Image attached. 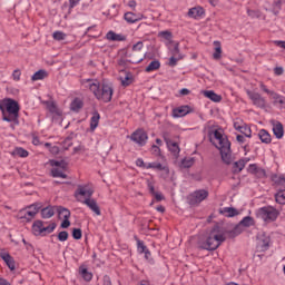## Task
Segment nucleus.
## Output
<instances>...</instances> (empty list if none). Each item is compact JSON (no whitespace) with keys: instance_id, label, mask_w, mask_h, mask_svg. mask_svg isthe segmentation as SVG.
Instances as JSON below:
<instances>
[{"instance_id":"nucleus-1","label":"nucleus","mask_w":285,"mask_h":285,"mask_svg":"<svg viewBox=\"0 0 285 285\" xmlns=\"http://www.w3.org/2000/svg\"><path fill=\"white\" fill-rule=\"evenodd\" d=\"M80 83L82 88L92 92L98 101H102L104 104H110L112 101V95L115 92L112 83L106 81L101 83L97 79H82Z\"/></svg>"},{"instance_id":"nucleus-2","label":"nucleus","mask_w":285,"mask_h":285,"mask_svg":"<svg viewBox=\"0 0 285 285\" xmlns=\"http://www.w3.org/2000/svg\"><path fill=\"white\" fill-rule=\"evenodd\" d=\"M209 140L214 146H216L220 153L224 164H230L232 154H230V141L228 138L220 134L219 129L209 128Z\"/></svg>"},{"instance_id":"nucleus-3","label":"nucleus","mask_w":285,"mask_h":285,"mask_svg":"<svg viewBox=\"0 0 285 285\" xmlns=\"http://www.w3.org/2000/svg\"><path fill=\"white\" fill-rule=\"evenodd\" d=\"M0 110L2 112V120L10 124L19 119V110H21V107L17 100L4 98L0 100Z\"/></svg>"},{"instance_id":"nucleus-4","label":"nucleus","mask_w":285,"mask_h":285,"mask_svg":"<svg viewBox=\"0 0 285 285\" xmlns=\"http://www.w3.org/2000/svg\"><path fill=\"white\" fill-rule=\"evenodd\" d=\"M226 242V236L219 234V229L214 228L209 232L205 240L199 242V248L204 250H217Z\"/></svg>"},{"instance_id":"nucleus-5","label":"nucleus","mask_w":285,"mask_h":285,"mask_svg":"<svg viewBox=\"0 0 285 285\" xmlns=\"http://www.w3.org/2000/svg\"><path fill=\"white\" fill-rule=\"evenodd\" d=\"M39 210H41V204L35 203L24 209H21L18 213V217L19 219H24V222H32V219L37 217V213H39Z\"/></svg>"},{"instance_id":"nucleus-6","label":"nucleus","mask_w":285,"mask_h":285,"mask_svg":"<svg viewBox=\"0 0 285 285\" xmlns=\"http://www.w3.org/2000/svg\"><path fill=\"white\" fill-rule=\"evenodd\" d=\"M55 228H57L56 223L46 225L41 220H36L32 225L33 235H41L42 237H45V235H50V233H55Z\"/></svg>"},{"instance_id":"nucleus-7","label":"nucleus","mask_w":285,"mask_h":285,"mask_svg":"<svg viewBox=\"0 0 285 285\" xmlns=\"http://www.w3.org/2000/svg\"><path fill=\"white\" fill-rule=\"evenodd\" d=\"M52 169L51 175L52 177H59L60 179H68V164L63 160H51L50 161Z\"/></svg>"},{"instance_id":"nucleus-8","label":"nucleus","mask_w":285,"mask_h":285,"mask_svg":"<svg viewBox=\"0 0 285 285\" xmlns=\"http://www.w3.org/2000/svg\"><path fill=\"white\" fill-rule=\"evenodd\" d=\"M257 217L263 219V222H275L279 217V212L272 206H267L257 210Z\"/></svg>"},{"instance_id":"nucleus-9","label":"nucleus","mask_w":285,"mask_h":285,"mask_svg":"<svg viewBox=\"0 0 285 285\" xmlns=\"http://www.w3.org/2000/svg\"><path fill=\"white\" fill-rule=\"evenodd\" d=\"M207 198L208 190L199 189L189 195L188 203L190 204V206H197V204H202V202Z\"/></svg>"},{"instance_id":"nucleus-10","label":"nucleus","mask_w":285,"mask_h":285,"mask_svg":"<svg viewBox=\"0 0 285 285\" xmlns=\"http://www.w3.org/2000/svg\"><path fill=\"white\" fill-rule=\"evenodd\" d=\"M246 95L249 97L253 106L256 108H266V99L259 95V92L252 91L250 89L246 90Z\"/></svg>"},{"instance_id":"nucleus-11","label":"nucleus","mask_w":285,"mask_h":285,"mask_svg":"<svg viewBox=\"0 0 285 285\" xmlns=\"http://www.w3.org/2000/svg\"><path fill=\"white\" fill-rule=\"evenodd\" d=\"M130 139L135 144H138V146H146L148 134L144 129H138L131 134Z\"/></svg>"},{"instance_id":"nucleus-12","label":"nucleus","mask_w":285,"mask_h":285,"mask_svg":"<svg viewBox=\"0 0 285 285\" xmlns=\"http://www.w3.org/2000/svg\"><path fill=\"white\" fill-rule=\"evenodd\" d=\"M94 193L95 191L88 186H79L75 193V197L82 204L83 200H81V197H87V199H90Z\"/></svg>"},{"instance_id":"nucleus-13","label":"nucleus","mask_w":285,"mask_h":285,"mask_svg":"<svg viewBox=\"0 0 285 285\" xmlns=\"http://www.w3.org/2000/svg\"><path fill=\"white\" fill-rule=\"evenodd\" d=\"M0 257L8 266V268H10L11 271H14V268H17L14 258L10 255V253L6 252V249H0Z\"/></svg>"},{"instance_id":"nucleus-14","label":"nucleus","mask_w":285,"mask_h":285,"mask_svg":"<svg viewBox=\"0 0 285 285\" xmlns=\"http://www.w3.org/2000/svg\"><path fill=\"white\" fill-rule=\"evenodd\" d=\"M165 141L169 153L173 155V157H176L177 159V157L179 156V142H177L173 138H165Z\"/></svg>"},{"instance_id":"nucleus-15","label":"nucleus","mask_w":285,"mask_h":285,"mask_svg":"<svg viewBox=\"0 0 285 285\" xmlns=\"http://www.w3.org/2000/svg\"><path fill=\"white\" fill-rule=\"evenodd\" d=\"M179 45H175L173 49L170 50V55L171 57L169 58L167 66H169V68H175V66H177V63H179V58L177 57V55H179Z\"/></svg>"},{"instance_id":"nucleus-16","label":"nucleus","mask_w":285,"mask_h":285,"mask_svg":"<svg viewBox=\"0 0 285 285\" xmlns=\"http://www.w3.org/2000/svg\"><path fill=\"white\" fill-rule=\"evenodd\" d=\"M82 204H85V206H88V208H90V210H92L95 215L97 216L101 215V209L99 208L97 200L92 198H86L85 200H82Z\"/></svg>"},{"instance_id":"nucleus-17","label":"nucleus","mask_w":285,"mask_h":285,"mask_svg":"<svg viewBox=\"0 0 285 285\" xmlns=\"http://www.w3.org/2000/svg\"><path fill=\"white\" fill-rule=\"evenodd\" d=\"M158 37L166 46H168L169 50L173 49V33L170 31H160Z\"/></svg>"},{"instance_id":"nucleus-18","label":"nucleus","mask_w":285,"mask_h":285,"mask_svg":"<svg viewBox=\"0 0 285 285\" xmlns=\"http://www.w3.org/2000/svg\"><path fill=\"white\" fill-rule=\"evenodd\" d=\"M147 186H148V190H149L150 195H153V197L156 202H164V199H165L164 194L155 190V184L153 181L148 180Z\"/></svg>"},{"instance_id":"nucleus-19","label":"nucleus","mask_w":285,"mask_h":285,"mask_svg":"<svg viewBox=\"0 0 285 285\" xmlns=\"http://www.w3.org/2000/svg\"><path fill=\"white\" fill-rule=\"evenodd\" d=\"M272 126L276 139H282L284 137V125L279 121L272 120Z\"/></svg>"},{"instance_id":"nucleus-20","label":"nucleus","mask_w":285,"mask_h":285,"mask_svg":"<svg viewBox=\"0 0 285 285\" xmlns=\"http://www.w3.org/2000/svg\"><path fill=\"white\" fill-rule=\"evenodd\" d=\"M124 19L127 21V23H137V21H141V19H144V14L126 12Z\"/></svg>"},{"instance_id":"nucleus-21","label":"nucleus","mask_w":285,"mask_h":285,"mask_svg":"<svg viewBox=\"0 0 285 285\" xmlns=\"http://www.w3.org/2000/svg\"><path fill=\"white\" fill-rule=\"evenodd\" d=\"M269 244H271V238H268V237H258L257 250H259L261 253H264V252L268 250Z\"/></svg>"},{"instance_id":"nucleus-22","label":"nucleus","mask_w":285,"mask_h":285,"mask_svg":"<svg viewBox=\"0 0 285 285\" xmlns=\"http://www.w3.org/2000/svg\"><path fill=\"white\" fill-rule=\"evenodd\" d=\"M248 161H250V158H242L238 161H235L233 164V173H242V169L246 168Z\"/></svg>"},{"instance_id":"nucleus-23","label":"nucleus","mask_w":285,"mask_h":285,"mask_svg":"<svg viewBox=\"0 0 285 285\" xmlns=\"http://www.w3.org/2000/svg\"><path fill=\"white\" fill-rule=\"evenodd\" d=\"M203 95L204 97H206L207 99H210V101H214L215 104H219V101H222V96L217 95L213 90L203 91Z\"/></svg>"},{"instance_id":"nucleus-24","label":"nucleus","mask_w":285,"mask_h":285,"mask_svg":"<svg viewBox=\"0 0 285 285\" xmlns=\"http://www.w3.org/2000/svg\"><path fill=\"white\" fill-rule=\"evenodd\" d=\"M203 14H204V8L202 7L191 8L188 11V17H190L191 19H199L202 18Z\"/></svg>"},{"instance_id":"nucleus-25","label":"nucleus","mask_w":285,"mask_h":285,"mask_svg":"<svg viewBox=\"0 0 285 285\" xmlns=\"http://www.w3.org/2000/svg\"><path fill=\"white\" fill-rule=\"evenodd\" d=\"M220 214L225 217H237L239 215V212L234 207H224L220 209Z\"/></svg>"},{"instance_id":"nucleus-26","label":"nucleus","mask_w":285,"mask_h":285,"mask_svg":"<svg viewBox=\"0 0 285 285\" xmlns=\"http://www.w3.org/2000/svg\"><path fill=\"white\" fill-rule=\"evenodd\" d=\"M121 75H124V76H120V81H121L122 86H125V87L130 86L132 83V73L122 70Z\"/></svg>"},{"instance_id":"nucleus-27","label":"nucleus","mask_w":285,"mask_h":285,"mask_svg":"<svg viewBox=\"0 0 285 285\" xmlns=\"http://www.w3.org/2000/svg\"><path fill=\"white\" fill-rule=\"evenodd\" d=\"M100 119H101V116L99 115V112H94L92 117L90 118V130L91 131L97 130Z\"/></svg>"},{"instance_id":"nucleus-28","label":"nucleus","mask_w":285,"mask_h":285,"mask_svg":"<svg viewBox=\"0 0 285 285\" xmlns=\"http://www.w3.org/2000/svg\"><path fill=\"white\" fill-rule=\"evenodd\" d=\"M55 216V207L48 206L41 209V217L43 219H50V217Z\"/></svg>"},{"instance_id":"nucleus-29","label":"nucleus","mask_w":285,"mask_h":285,"mask_svg":"<svg viewBox=\"0 0 285 285\" xmlns=\"http://www.w3.org/2000/svg\"><path fill=\"white\" fill-rule=\"evenodd\" d=\"M48 77V71L40 69L37 72H35L31 77V81H41Z\"/></svg>"},{"instance_id":"nucleus-30","label":"nucleus","mask_w":285,"mask_h":285,"mask_svg":"<svg viewBox=\"0 0 285 285\" xmlns=\"http://www.w3.org/2000/svg\"><path fill=\"white\" fill-rule=\"evenodd\" d=\"M83 108V101L79 98H75L71 101L70 109L73 110V112H79Z\"/></svg>"},{"instance_id":"nucleus-31","label":"nucleus","mask_w":285,"mask_h":285,"mask_svg":"<svg viewBox=\"0 0 285 285\" xmlns=\"http://www.w3.org/2000/svg\"><path fill=\"white\" fill-rule=\"evenodd\" d=\"M258 137L263 144H271L273 139L271 138V134L266 131V129H261L258 132Z\"/></svg>"},{"instance_id":"nucleus-32","label":"nucleus","mask_w":285,"mask_h":285,"mask_svg":"<svg viewBox=\"0 0 285 285\" xmlns=\"http://www.w3.org/2000/svg\"><path fill=\"white\" fill-rule=\"evenodd\" d=\"M159 68H161V62L154 60L146 67L145 72H155V70H159Z\"/></svg>"},{"instance_id":"nucleus-33","label":"nucleus","mask_w":285,"mask_h":285,"mask_svg":"<svg viewBox=\"0 0 285 285\" xmlns=\"http://www.w3.org/2000/svg\"><path fill=\"white\" fill-rule=\"evenodd\" d=\"M272 181H274L276 186H279L281 188H285V177L283 175L272 176Z\"/></svg>"},{"instance_id":"nucleus-34","label":"nucleus","mask_w":285,"mask_h":285,"mask_svg":"<svg viewBox=\"0 0 285 285\" xmlns=\"http://www.w3.org/2000/svg\"><path fill=\"white\" fill-rule=\"evenodd\" d=\"M269 96L274 100V104H279V106L282 108H284V106H285V98L284 97L279 96V94H276L275 91H272V94Z\"/></svg>"},{"instance_id":"nucleus-35","label":"nucleus","mask_w":285,"mask_h":285,"mask_svg":"<svg viewBox=\"0 0 285 285\" xmlns=\"http://www.w3.org/2000/svg\"><path fill=\"white\" fill-rule=\"evenodd\" d=\"M146 168H155L156 170H164V173H166V175H168L169 170L168 167L163 166L159 163H149Z\"/></svg>"},{"instance_id":"nucleus-36","label":"nucleus","mask_w":285,"mask_h":285,"mask_svg":"<svg viewBox=\"0 0 285 285\" xmlns=\"http://www.w3.org/2000/svg\"><path fill=\"white\" fill-rule=\"evenodd\" d=\"M215 52L213 53L214 59H222V42L214 41Z\"/></svg>"},{"instance_id":"nucleus-37","label":"nucleus","mask_w":285,"mask_h":285,"mask_svg":"<svg viewBox=\"0 0 285 285\" xmlns=\"http://www.w3.org/2000/svg\"><path fill=\"white\" fill-rule=\"evenodd\" d=\"M242 233H244V227L242 226V224L239 223L238 225H236L234 227L233 230L228 232L229 237H237V235H242Z\"/></svg>"},{"instance_id":"nucleus-38","label":"nucleus","mask_w":285,"mask_h":285,"mask_svg":"<svg viewBox=\"0 0 285 285\" xmlns=\"http://www.w3.org/2000/svg\"><path fill=\"white\" fill-rule=\"evenodd\" d=\"M276 204L285 205V189L279 190L275 194Z\"/></svg>"},{"instance_id":"nucleus-39","label":"nucleus","mask_w":285,"mask_h":285,"mask_svg":"<svg viewBox=\"0 0 285 285\" xmlns=\"http://www.w3.org/2000/svg\"><path fill=\"white\" fill-rule=\"evenodd\" d=\"M106 37L108 41H124L121 35H117L115 31H109Z\"/></svg>"},{"instance_id":"nucleus-40","label":"nucleus","mask_w":285,"mask_h":285,"mask_svg":"<svg viewBox=\"0 0 285 285\" xmlns=\"http://www.w3.org/2000/svg\"><path fill=\"white\" fill-rule=\"evenodd\" d=\"M80 275L85 282H91L92 281V273L88 272L87 268H80Z\"/></svg>"},{"instance_id":"nucleus-41","label":"nucleus","mask_w":285,"mask_h":285,"mask_svg":"<svg viewBox=\"0 0 285 285\" xmlns=\"http://www.w3.org/2000/svg\"><path fill=\"white\" fill-rule=\"evenodd\" d=\"M58 215L60 219H70V210L59 207Z\"/></svg>"},{"instance_id":"nucleus-42","label":"nucleus","mask_w":285,"mask_h":285,"mask_svg":"<svg viewBox=\"0 0 285 285\" xmlns=\"http://www.w3.org/2000/svg\"><path fill=\"white\" fill-rule=\"evenodd\" d=\"M190 112H193L190 106L185 105L179 107V117H186V115H190Z\"/></svg>"},{"instance_id":"nucleus-43","label":"nucleus","mask_w":285,"mask_h":285,"mask_svg":"<svg viewBox=\"0 0 285 285\" xmlns=\"http://www.w3.org/2000/svg\"><path fill=\"white\" fill-rule=\"evenodd\" d=\"M195 165V158H184L180 168H191Z\"/></svg>"},{"instance_id":"nucleus-44","label":"nucleus","mask_w":285,"mask_h":285,"mask_svg":"<svg viewBox=\"0 0 285 285\" xmlns=\"http://www.w3.org/2000/svg\"><path fill=\"white\" fill-rule=\"evenodd\" d=\"M240 226L243 228H248L249 226H253V224H255V220H253L252 217H245L243 220H240Z\"/></svg>"},{"instance_id":"nucleus-45","label":"nucleus","mask_w":285,"mask_h":285,"mask_svg":"<svg viewBox=\"0 0 285 285\" xmlns=\"http://www.w3.org/2000/svg\"><path fill=\"white\" fill-rule=\"evenodd\" d=\"M52 37H53L55 41H63L66 39V37H68V35L63 33L62 31H55L52 33Z\"/></svg>"},{"instance_id":"nucleus-46","label":"nucleus","mask_w":285,"mask_h":285,"mask_svg":"<svg viewBox=\"0 0 285 285\" xmlns=\"http://www.w3.org/2000/svg\"><path fill=\"white\" fill-rule=\"evenodd\" d=\"M14 155H17L18 157H28L29 153H28V150H26L21 147H18L14 149Z\"/></svg>"},{"instance_id":"nucleus-47","label":"nucleus","mask_w":285,"mask_h":285,"mask_svg":"<svg viewBox=\"0 0 285 285\" xmlns=\"http://www.w3.org/2000/svg\"><path fill=\"white\" fill-rule=\"evenodd\" d=\"M132 52H141L144 50V42L142 41H138L137 43H135L131 48Z\"/></svg>"},{"instance_id":"nucleus-48","label":"nucleus","mask_w":285,"mask_h":285,"mask_svg":"<svg viewBox=\"0 0 285 285\" xmlns=\"http://www.w3.org/2000/svg\"><path fill=\"white\" fill-rule=\"evenodd\" d=\"M50 146H51L50 142L45 144L46 148H50V153L52 155H59V147H57V146L50 147Z\"/></svg>"},{"instance_id":"nucleus-49","label":"nucleus","mask_w":285,"mask_h":285,"mask_svg":"<svg viewBox=\"0 0 285 285\" xmlns=\"http://www.w3.org/2000/svg\"><path fill=\"white\" fill-rule=\"evenodd\" d=\"M12 79L13 81H21V70L19 69L13 70Z\"/></svg>"},{"instance_id":"nucleus-50","label":"nucleus","mask_w":285,"mask_h":285,"mask_svg":"<svg viewBox=\"0 0 285 285\" xmlns=\"http://www.w3.org/2000/svg\"><path fill=\"white\" fill-rule=\"evenodd\" d=\"M72 237H73V239H81V237H82L81 229L75 228V229L72 230Z\"/></svg>"},{"instance_id":"nucleus-51","label":"nucleus","mask_w":285,"mask_h":285,"mask_svg":"<svg viewBox=\"0 0 285 285\" xmlns=\"http://www.w3.org/2000/svg\"><path fill=\"white\" fill-rule=\"evenodd\" d=\"M59 242H68V232H60L58 234Z\"/></svg>"},{"instance_id":"nucleus-52","label":"nucleus","mask_w":285,"mask_h":285,"mask_svg":"<svg viewBox=\"0 0 285 285\" xmlns=\"http://www.w3.org/2000/svg\"><path fill=\"white\" fill-rule=\"evenodd\" d=\"M146 250H148V247H146V245H144V242H138V252L139 253H146Z\"/></svg>"},{"instance_id":"nucleus-53","label":"nucleus","mask_w":285,"mask_h":285,"mask_svg":"<svg viewBox=\"0 0 285 285\" xmlns=\"http://www.w3.org/2000/svg\"><path fill=\"white\" fill-rule=\"evenodd\" d=\"M248 173H250L252 175H255L257 173V165L256 164H252L248 166L247 168Z\"/></svg>"},{"instance_id":"nucleus-54","label":"nucleus","mask_w":285,"mask_h":285,"mask_svg":"<svg viewBox=\"0 0 285 285\" xmlns=\"http://www.w3.org/2000/svg\"><path fill=\"white\" fill-rule=\"evenodd\" d=\"M78 3H81V0H69V9L72 10L73 8H77Z\"/></svg>"},{"instance_id":"nucleus-55","label":"nucleus","mask_w":285,"mask_h":285,"mask_svg":"<svg viewBox=\"0 0 285 285\" xmlns=\"http://www.w3.org/2000/svg\"><path fill=\"white\" fill-rule=\"evenodd\" d=\"M151 153H153V155H156V157L159 156V153H160L159 146L154 145L151 147Z\"/></svg>"},{"instance_id":"nucleus-56","label":"nucleus","mask_w":285,"mask_h":285,"mask_svg":"<svg viewBox=\"0 0 285 285\" xmlns=\"http://www.w3.org/2000/svg\"><path fill=\"white\" fill-rule=\"evenodd\" d=\"M102 285H112V281H110V276H104Z\"/></svg>"},{"instance_id":"nucleus-57","label":"nucleus","mask_w":285,"mask_h":285,"mask_svg":"<svg viewBox=\"0 0 285 285\" xmlns=\"http://www.w3.org/2000/svg\"><path fill=\"white\" fill-rule=\"evenodd\" d=\"M136 166H138L139 168H145V167H146V164L144 163V159L138 158V159L136 160Z\"/></svg>"},{"instance_id":"nucleus-58","label":"nucleus","mask_w":285,"mask_h":285,"mask_svg":"<svg viewBox=\"0 0 285 285\" xmlns=\"http://www.w3.org/2000/svg\"><path fill=\"white\" fill-rule=\"evenodd\" d=\"M70 226V220L68 218H63L61 223V228H68Z\"/></svg>"},{"instance_id":"nucleus-59","label":"nucleus","mask_w":285,"mask_h":285,"mask_svg":"<svg viewBox=\"0 0 285 285\" xmlns=\"http://www.w3.org/2000/svg\"><path fill=\"white\" fill-rule=\"evenodd\" d=\"M32 144H33V146H41V140H39V137L33 136L32 137Z\"/></svg>"},{"instance_id":"nucleus-60","label":"nucleus","mask_w":285,"mask_h":285,"mask_svg":"<svg viewBox=\"0 0 285 285\" xmlns=\"http://www.w3.org/2000/svg\"><path fill=\"white\" fill-rule=\"evenodd\" d=\"M274 72H275V75H277V76L284 75V68H282V67H276V68L274 69Z\"/></svg>"},{"instance_id":"nucleus-61","label":"nucleus","mask_w":285,"mask_h":285,"mask_svg":"<svg viewBox=\"0 0 285 285\" xmlns=\"http://www.w3.org/2000/svg\"><path fill=\"white\" fill-rule=\"evenodd\" d=\"M275 46H278L279 48H284L285 50V41H282V40H276L274 41Z\"/></svg>"},{"instance_id":"nucleus-62","label":"nucleus","mask_w":285,"mask_h":285,"mask_svg":"<svg viewBox=\"0 0 285 285\" xmlns=\"http://www.w3.org/2000/svg\"><path fill=\"white\" fill-rule=\"evenodd\" d=\"M173 117L177 119L179 117V108L173 109Z\"/></svg>"},{"instance_id":"nucleus-63","label":"nucleus","mask_w":285,"mask_h":285,"mask_svg":"<svg viewBox=\"0 0 285 285\" xmlns=\"http://www.w3.org/2000/svg\"><path fill=\"white\" fill-rule=\"evenodd\" d=\"M180 95H183V97H186V96L190 95V91L187 88H184L180 90Z\"/></svg>"},{"instance_id":"nucleus-64","label":"nucleus","mask_w":285,"mask_h":285,"mask_svg":"<svg viewBox=\"0 0 285 285\" xmlns=\"http://www.w3.org/2000/svg\"><path fill=\"white\" fill-rule=\"evenodd\" d=\"M0 285H11L6 278H0Z\"/></svg>"}]
</instances>
